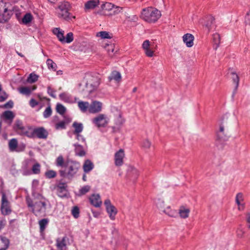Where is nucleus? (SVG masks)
<instances>
[{"instance_id":"nucleus-1","label":"nucleus","mask_w":250,"mask_h":250,"mask_svg":"<svg viewBox=\"0 0 250 250\" xmlns=\"http://www.w3.org/2000/svg\"><path fill=\"white\" fill-rule=\"evenodd\" d=\"M26 203L29 210L36 217H43L46 216L47 206L50 203L42 195L37 194L33 199L28 196L26 197Z\"/></svg>"},{"instance_id":"nucleus-2","label":"nucleus","mask_w":250,"mask_h":250,"mask_svg":"<svg viewBox=\"0 0 250 250\" xmlns=\"http://www.w3.org/2000/svg\"><path fill=\"white\" fill-rule=\"evenodd\" d=\"M81 167L79 162L71 161L66 162L63 168L59 170L60 175L62 178L72 179Z\"/></svg>"},{"instance_id":"nucleus-3","label":"nucleus","mask_w":250,"mask_h":250,"mask_svg":"<svg viewBox=\"0 0 250 250\" xmlns=\"http://www.w3.org/2000/svg\"><path fill=\"white\" fill-rule=\"evenodd\" d=\"M71 9V5L67 1H63L61 2L57 7L55 8L57 17L66 21H72L75 17L73 16L69 12Z\"/></svg>"},{"instance_id":"nucleus-4","label":"nucleus","mask_w":250,"mask_h":250,"mask_svg":"<svg viewBox=\"0 0 250 250\" xmlns=\"http://www.w3.org/2000/svg\"><path fill=\"white\" fill-rule=\"evenodd\" d=\"M161 16V12L152 7L143 9L141 13L142 18L148 22H156Z\"/></svg>"},{"instance_id":"nucleus-5","label":"nucleus","mask_w":250,"mask_h":250,"mask_svg":"<svg viewBox=\"0 0 250 250\" xmlns=\"http://www.w3.org/2000/svg\"><path fill=\"white\" fill-rule=\"evenodd\" d=\"M1 212L4 215H7L10 214L12 211L10 203L8 200V198L4 192H1Z\"/></svg>"},{"instance_id":"nucleus-6","label":"nucleus","mask_w":250,"mask_h":250,"mask_svg":"<svg viewBox=\"0 0 250 250\" xmlns=\"http://www.w3.org/2000/svg\"><path fill=\"white\" fill-rule=\"evenodd\" d=\"M104 204L105 206L106 210L109 215L110 219L112 220H114L115 216L117 213V209L113 205L111 204V201L109 199H106Z\"/></svg>"},{"instance_id":"nucleus-7","label":"nucleus","mask_w":250,"mask_h":250,"mask_svg":"<svg viewBox=\"0 0 250 250\" xmlns=\"http://www.w3.org/2000/svg\"><path fill=\"white\" fill-rule=\"evenodd\" d=\"M92 123L98 127H104L108 124V120L106 116L100 114L92 119Z\"/></svg>"},{"instance_id":"nucleus-8","label":"nucleus","mask_w":250,"mask_h":250,"mask_svg":"<svg viewBox=\"0 0 250 250\" xmlns=\"http://www.w3.org/2000/svg\"><path fill=\"white\" fill-rule=\"evenodd\" d=\"M48 136V132L42 126L35 127L34 129V138H37L40 139H46Z\"/></svg>"},{"instance_id":"nucleus-9","label":"nucleus","mask_w":250,"mask_h":250,"mask_svg":"<svg viewBox=\"0 0 250 250\" xmlns=\"http://www.w3.org/2000/svg\"><path fill=\"white\" fill-rule=\"evenodd\" d=\"M67 186L64 183H60L56 187L57 194L61 198H64L67 197L68 190L67 189Z\"/></svg>"},{"instance_id":"nucleus-10","label":"nucleus","mask_w":250,"mask_h":250,"mask_svg":"<svg viewBox=\"0 0 250 250\" xmlns=\"http://www.w3.org/2000/svg\"><path fill=\"white\" fill-rule=\"evenodd\" d=\"M102 108V103L97 101H94L89 105L88 111L91 113H96L100 112Z\"/></svg>"},{"instance_id":"nucleus-11","label":"nucleus","mask_w":250,"mask_h":250,"mask_svg":"<svg viewBox=\"0 0 250 250\" xmlns=\"http://www.w3.org/2000/svg\"><path fill=\"white\" fill-rule=\"evenodd\" d=\"M125 152L123 149H120L115 154V165L117 167L121 166L123 164V159L125 157Z\"/></svg>"},{"instance_id":"nucleus-12","label":"nucleus","mask_w":250,"mask_h":250,"mask_svg":"<svg viewBox=\"0 0 250 250\" xmlns=\"http://www.w3.org/2000/svg\"><path fill=\"white\" fill-rule=\"evenodd\" d=\"M90 204L96 208L100 207L102 202L99 194H93L89 198Z\"/></svg>"},{"instance_id":"nucleus-13","label":"nucleus","mask_w":250,"mask_h":250,"mask_svg":"<svg viewBox=\"0 0 250 250\" xmlns=\"http://www.w3.org/2000/svg\"><path fill=\"white\" fill-rule=\"evenodd\" d=\"M26 127L23 125L22 122L20 120H16L13 125V129L20 135L22 134Z\"/></svg>"},{"instance_id":"nucleus-14","label":"nucleus","mask_w":250,"mask_h":250,"mask_svg":"<svg viewBox=\"0 0 250 250\" xmlns=\"http://www.w3.org/2000/svg\"><path fill=\"white\" fill-rule=\"evenodd\" d=\"M66 236H64L62 238H58L56 240V246L59 250H67L66 247Z\"/></svg>"},{"instance_id":"nucleus-15","label":"nucleus","mask_w":250,"mask_h":250,"mask_svg":"<svg viewBox=\"0 0 250 250\" xmlns=\"http://www.w3.org/2000/svg\"><path fill=\"white\" fill-rule=\"evenodd\" d=\"M194 39L193 35L189 33L185 34L183 37V42L188 47H191L193 45Z\"/></svg>"},{"instance_id":"nucleus-16","label":"nucleus","mask_w":250,"mask_h":250,"mask_svg":"<svg viewBox=\"0 0 250 250\" xmlns=\"http://www.w3.org/2000/svg\"><path fill=\"white\" fill-rule=\"evenodd\" d=\"M73 146L75 147L74 151L76 155L80 157H83L85 155L86 152L83 146L79 144L78 143L74 144Z\"/></svg>"},{"instance_id":"nucleus-17","label":"nucleus","mask_w":250,"mask_h":250,"mask_svg":"<svg viewBox=\"0 0 250 250\" xmlns=\"http://www.w3.org/2000/svg\"><path fill=\"white\" fill-rule=\"evenodd\" d=\"M12 12L8 10L7 8H5L3 13L0 18V23H4L7 22L11 18Z\"/></svg>"},{"instance_id":"nucleus-18","label":"nucleus","mask_w":250,"mask_h":250,"mask_svg":"<svg viewBox=\"0 0 250 250\" xmlns=\"http://www.w3.org/2000/svg\"><path fill=\"white\" fill-rule=\"evenodd\" d=\"M99 4V0H90L84 4V10L85 11L89 9H93Z\"/></svg>"},{"instance_id":"nucleus-19","label":"nucleus","mask_w":250,"mask_h":250,"mask_svg":"<svg viewBox=\"0 0 250 250\" xmlns=\"http://www.w3.org/2000/svg\"><path fill=\"white\" fill-rule=\"evenodd\" d=\"M1 117L4 120H8L11 123L15 117L14 113L10 110H6L3 112Z\"/></svg>"},{"instance_id":"nucleus-20","label":"nucleus","mask_w":250,"mask_h":250,"mask_svg":"<svg viewBox=\"0 0 250 250\" xmlns=\"http://www.w3.org/2000/svg\"><path fill=\"white\" fill-rule=\"evenodd\" d=\"M9 241L5 237L0 236V250H6L9 247Z\"/></svg>"},{"instance_id":"nucleus-21","label":"nucleus","mask_w":250,"mask_h":250,"mask_svg":"<svg viewBox=\"0 0 250 250\" xmlns=\"http://www.w3.org/2000/svg\"><path fill=\"white\" fill-rule=\"evenodd\" d=\"M34 129L32 126L28 125L26 126L25 131L22 132L21 135L26 136L29 138H34Z\"/></svg>"},{"instance_id":"nucleus-22","label":"nucleus","mask_w":250,"mask_h":250,"mask_svg":"<svg viewBox=\"0 0 250 250\" xmlns=\"http://www.w3.org/2000/svg\"><path fill=\"white\" fill-rule=\"evenodd\" d=\"M108 80L111 81L112 80H114L117 82H120L122 79L121 73L117 71H113L110 75L108 77Z\"/></svg>"},{"instance_id":"nucleus-23","label":"nucleus","mask_w":250,"mask_h":250,"mask_svg":"<svg viewBox=\"0 0 250 250\" xmlns=\"http://www.w3.org/2000/svg\"><path fill=\"white\" fill-rule=\"evenodd\" d=\"M94 168V164L89 160L87 159L85 161L83 165V169L85 173H88L90 171Z\"/></svg>"},{"instance_id":"nucleus-24","label":"nucleus","mask_w":250,"mask_h":250,"mask_svg":"<svg viewBox=\"0 0 250 250\" xmlns=\"http://www.w3.org/2000/svg\"><path fill=\"white\" fill-rule=\"evenodd\" d=\"M206 23L205 24V26L207 29L208 33H209L212 29V26L214 21V18L212 16H208L207 18Z\"/></svg>"},{"instance_id":"nucleus-25","label":"nucleus","mask_w":250,"mask_h":250,"mask_svg":"<svg viewBox=\"0 0 250 250\" xmlns=\"http://www.w3.org/2000/svg\"><path fill=\"white\" fill-rule=\"evenodd\" d=\"M49 220L48 218H43L39 221V225L40 226V231L42 233L44 232L46 227L48 225Z\"/></svg>"},{"instance_id":"nucleus-26","label":"nucleus","mask_w":250,"mask_h":250,"mask_svg":"<svg viewBox=\"0 0 250 250\" xmlns=\"http://www.w3.org/2000/svg\"><path fill=\"white\" fill-rule=\"evenodd\" d=\"M244 200L243 198V194L241 192H239L237 194L236 197H235V202L237 205L238 206V208L239 209H240L241 208H242V209L244 208V204L241 203L242 202H243Z\"/></svg>"},{"instance_id":"nucleus-27","label":"nucleus","mask_w":250,"mask_h":250,"mask_svg":"<svg viewBox=\"0 0 250 250\" xmlns=\"http://www.w3.org/2000/svg\"><path fill=\"white\" fill-rule=\"evenodd\" d=\"M72 126L74 128L73 134L74 135L80 133L83 130V124L81 123L74 122L73 123Z\"/></svg>"},{"instance_id":"nucleus-28","label":"nucleus","mask_w":250,"mask_h":250,"mask_svg":"<svg viewBox=\"0 0 250 250\" xmlns=\"http://www.w3.org/2000/svg\"><path fill=\"white\" fill-rule=\"evenodd\" d=\"M224 127L222 124L220 125L219 131L217 133V139L218 140H225L227 137L226 135L224 134Z\"/></svg>"},{"instance_id":"nucleus-29","label":"nucleus","mask_w":250,"mask_h":250,"mask_svg":"<svg viewBox=\"0 0 250 250\" xmlns=\"http://www.w3.org/2000/svg\"><path fill=\"white\" fill-rule=\"evenodd\" d=\"M213 48L216 50L219 47L220 43V36L218 33H214L212 36Z\"/></svg>"},{"instance_id":"nucleus-30","label":"nucleus","mask_w":250,"mask_h":250,"mask_svg":"<svg viewBox=\"0 0 250 250\" xmlns=\"http://www.w3.org/2000/svg\"><path fill=\"white\" fill-rule=\"evenodd\" d=\"M18 143L17 139L13 138L11 139L8 143L9 150L11 151H15L18 147Z\"/></svg>"},{"instance_id":"nucleus-31","label":"nucleus","mask_w":250,"mask_h":250,"mask_svg":"<svg viewBox=\"0 0 250 250\" xmlns=\"http://www.w3.org/2000/svg\"><path fill=\"white\" fill-rule=\"evenodd\" d=\"M33 19L32 15L30 13L25 14L22 19V22L24 24L30 23Z\"/></svg>"},{"instance_id":"nucleus-32","label":"nucleus","mask_w":250,"mask_h":250,"mask_svg":"<svg viewBox=\"0 0 250 250\" xmlns=\"http://www.w3.org/2000/svg\"><path fill=\"white\" fill-rule=\"evenodd\" d=\"M64 158L62 155L59 156L56 160V165L57 167H61L62 168H63L65 165Z\"/></svg>"},{"instance_id":"nucleus-33","label":"nucleus","mask_w":250,"mask_h":250,"mask_svg":"<svg viewBox=\"0 0 250 250\" xmlns=\"http://www.w3.org/2000/svg\"><path fill=\"white\" fill-rule=\"evenodd\" d=\"M89 106V103L87 102L81 101L78 103V107L83 112H86Z\"/></svg>"},{"instance_id":"nucleus-34","label":"nucleus","mask_w":250,"mask_h":250,"mask_svg":"<svg viewBox=\"0 0 250 250\" xmlns=\"http://www.w3.org/2000/svg\"><path fill=\"white\" fill-rule=\"evenodd\" d=\"M46 64L49 69L52 70L54 71H56L57 70V65L56 63L52 61V60L48 59L46 61Z\"/></svg>"},{"instance_id":"nucleus-35","label":"nucleus","mask_w":250,"mask_h":250,"mask_svg":"<svg viewBox=\"0 0 250 250\" xmlns=\"http://www.w3.org/2000/svg\"><path fill=\"white\" fill-rule=\"evenodd\" d=\"M70 122V120L67 119L66 121H61L55 125V128L56 129H63L66 128V124H68Z\"/></svg>"},{"instance_id":"nucleus-36","label":"nucleus","mask_w":250,"mask_h":250,"mask_svg":"<svg viewBox=\"0 0 250 250\" xmlns=\"http://www.w3.org/2000/svg\"><path fill=\"white\" fill-rule=\"evenodd\" d=\"M114 5L109 2H105L102 5L101 8L102 10L104 11H109L110 13L112 11Z\"/></svg>"},{"instance_id":"nucleus-37","label":"nucleus","mask_w":250,"mask_h":250,"mask_svg":"<svg viewBox=\"0 0 250 250\" xmlns=\"http://www.w3.org/2000/svg\"><path fill=\"white\" fill-rule=\"evenodd\" d=\"M231 74L232 76V79L233 82L235 84L234 91H236L239 85V77L235 72H231Z\"/></svg>"},{"instance_id":"nucleus-38","label":"nucleus","mask_w":250,"mask_h":250,"mask_svg":"<svg viewBox=\"0 0 250 250\" xmlns=\"http://www.w3.org/2000/svg\"><path fill=\"white\" fill-rule=\"evenodd\" d=\"M97 37H100L102 39H111L112 37L111 34H109V32L107 31H101L97 34Z\"/></svg>"},{"instance_id":"nucleus-39","label":"nucleus","mask_w":250,"mask_h":250,"mask_svg":"<svg viewBox=\"0 0 250 250\" xmlns=\"http://www.w3.org/2000/svg\"><path fill=\"white\" fill-rule=\"evenodd\" d=\"M39 76L34 73H31L28 76L27 81L29 83H34L38 80Z\"/></svg>"},{"instance_id":"nucleus-40","label":"nucleus","mask_w":250,"mask_h":250,"mask_svg":"<svg viewBox=\"0 0 250 250\" xmlns=\"http://www.w3.org/2000/svg\"><path fill=\"white\" fill-rule=\"evenodd\" d=\"M56 111L61 115H63L66 111L65 107L61 104L58 103L56 107Z\"/></svg>"},{"instance_id":"nucleus-41","label":"nucleus","mask_w":250,"mask_h":250,"mask_svg":"<svg viewBox=\"0 0 250 250\" xmlns=\"http://www.w3.org/2000/svg\"><path fill=\"white\" fill-rule=\"evenodd\" d=\"M44 175L46 178L52 179L56 177L57 172L53 170H48L45 172Z\"/></svg>"},{"instance_id":"nucleus-42","label":"nucleus","mask_w":250,"mask_h":250,"mask_svg":"<svg viewBox=\"0 0 250 250\" xmlns=\"http://www.w3.org/2000/svg\"><path fill=\"white\" fill-rule=\"evenodd\" d=\"M164 211L166 214L171 217H176L178 215V212L176 210H172L170 208H168L166 210H164Z\"/></svg>"},{"instance_id":"nucleus-43","label":"nucleus","mask_w":250,"mask_h":250,"mask_svg":"<svg viewBox=\"0 0 250 250\" xmlns=\"http://www.w3.org/2000/svg\"><path fill=\"white\" fill-rule=\"evenodd\" d=\"M32 171L33 174H38L41 172V165L36 163L33 165L32 167Z\"/></svg>"},{"instance_id":"nucleus-44","label":"nucleus","mask_w":250,"mask_h":250,"mask_svg":"<svg viewBox=\"0 0 250 250\" xmlns=\"http://www.w3.org/2000/svg\"><path fill=\"white\" fill-rule=\"evenodd\" d=\"M59 97L61 100L65 102H69L71 98L70 95L65 92L61 93L59 95Z\"/></svg>"},{"instance_id":"nucleus-45","label":"nucleus","mask_w":250,"mask_h":250,"mask_svg":"<svg viewBox=\"0 0 250 250\" xmlns=\"http://www.w3.org/2000/svg\"><path fill=\"white\" fill-rule=\"evenodd\" d=\"M19 91L21 93L27 95H29L31 92V90L29 87L24 86L20 87Z\"/></svg>"},{"instance_id":"nucleus-46","label":"nucleus","mask_w":250,"mask_h":250,"mask_svg":"<svg viewBox=\"0 0 250 250\" xmlns=\"http://www.w3.org/2000/svg\"><path fill=\"white\" fill-rule=\"evenodd\" d=\"M123 10V8L119 6L115 7L113 6V8L112 9V11L109 13V14H107V15L109 16H112L115 15L116 14H119V13L121 12Z\"/></svg>"},{"instance_id":"nucleus-47","label":"nucleus","mask_w":250,"mask_h":250,"mask_svg":"<svg viewBox=\"0 0 250 250\" xmlns=\"http://www.w3.org/2000/svg\"><path fill=\"white\" fill-rule=\"evenodd\" d=\"M52 113L51 107L50 105L48 106L43 112V116L44 118H48L51 116Z\"/></svg>"},{"instance_id":"nucleus-48","label":"nucleus","mask_w":250,"mask_h":250,"mask_svg":"<svg viewBox=\"0 0 250 250\" xmlns=\"http://www.w3.org/2000/svg\"><path fill=\"white\" fill-rule=\"evenodd\" d=\"M189 209H180L179 213L180 216L183 218H186L188 217L189 213Z\"/></svg>"},{"instance_id":"nucleus-49","label":"nucleus","mask_w":250,"mask_h":250,"mask_svg":"<svg viewBox=\"0 0 250 250\" xmlns=\"http://www.w3.org/2000/svg\"><path fill=\"white\" fill-rule=\"evenodd\" d=\"M71 213L75 218H78L80 216V209L78 207L74 206L73 207Z\"/></svg>"},{"instance_id":"nucleus-50","label":"nucleus","mask_w":250,"mask_h":250,"mask_svg":"<svg viewBox=\"0 0 250 250\" xmlns=\"http://www.w3.org/2000/svg\"><path fill=\"white\" fill-rule=\"evenodd\" d=\"M74 40L73 34L72 32H69L67 34L66 38H64V43H69Z\"/></svg>"},{"instance_id":"nucleus-51","label":"nucleus","mask_w":250,"mask_h":250,"mask_svg":"<svg viewBox=\"0 0 250 250\" xmlns=\"http://www.w3.org/2000/svg\"><path fill=\"white\" fill-rule=\"evenodd\" d=\"M90 189V186L88 185L84 186L79 190L80 195H83L87 193Z\"/></svg>"},{"instance_id":"nucleus-52","label":"nucleus","mask_w":250,"mask_h":250,"mask_svg":"<svg viewBox=\"0 0 250 250\" xmlns=\"http://www.w3.org/2000/svg\"><path fill=\"white\" fill-rule=\"evenodd\" d=\"M151 145V142L148 140L146 139L142 143V147L145 149H148Z\"/></svg>"},{"instance_id":"nucleus-53","label":"nucleus","mask_w":250,"mask_h":250,"mask_svg":"<svg viewBox=\"0 0 250 250\" xmlns=\"http://www.w3.org/2000/svg\"><path fill=\"white\" fill-rule=\"evenodd\" d=\"M236 233L237 237L238 238H241L243 237L245 233V231L244 229L241 227H240L237 229Z\"/></svg>"},{"instance_id":"nucleus-54","label":"nucleus","mask_w":250,"mask_h":250,"mask_svg":"<svg viewBox=\"0 0 250 250\" xmlns=\"http://www.w3.org/2000/svg\"><path fill=\"white\" fill-rule=\"evenodd\" d=\"M56 91L53 89L51 86H47V93L52 98H56Z\"/></svg>"},{"instance_id":"nucleus-55","label":"nucleus","mask_w":250,"mask_h":250,"mask_svg":"<svg viewBox=\"0 0 250 250\" xmlns=\"http://www.w3.org/2000/svg\"><path fill=\"white\" fill-rule=\"evenodd\" d=\"M13 102L12 100H10L4 104L0 106V107L3 108H12L13 107Z\"/></svg>"},{"instance_id":"nucleus-56","label":"nucleus","mask_w":250,"mask_h":250,"mask_svg":"<svg viewBox=\"0 0 250 250\" xmlns=\"http://www.w3.org/2000/svg\"><path fill=\"white\" fill-rule=\"evenodd\" d=\"M146 56L148 57H152L154 55V51L152 50V47H150L147 49H146L144 50Z\"/></svg>"},{"instance_id":"nucleus-57","label":"nucleus","mask_w":250,"mask_h":250,"mask_svg":"<svg viewBox=\"0 0 250 250\" xmlns=\"http://www.w3.org/2000/svg\"><path fill=\"white\" fill-rule=\"evenodd\" d=\"M63 32V31H62L60 33H58V34H57V35H56L59 41H60L62 43H64V36Z\"/></svg>"},{"instance_id":"nucleus-58","label":"nucleus","mask_w":250,"mask_h":250,"mask_svg":"<svg viewBox=\"0 0 250 250\" xmlns=\"http://www.w3.org/2000/svg\"><path fill=\"white\" fill-rule=\"evenodd\" d=\"M76 139L78 140L79 141H81L83 143L85 146H86V144L85 142V139L83 137V136L82 135L79 134H76Z\"/></svg>"},{"instance_id":"nucleus-59","label":"nucleus","mask_w":250,"mask_h":250,"mask_svg":"<svg viewBox=\"0 0 250 250\" xmlns=\"http://www.w3.org/2000/svg\"><path fill=\"white\" fill-rule=\"evenodd\" d=\"M151 47L150 42L148 40H146L142 44V48L144 50L149 48Z\"/></svg>"},{"instance_id":"nucleus-60","label":"nucleus","mask_w":250,"mask_h":250,"mask_svg":"<svg viewBox=\"0 0 250 250\" xmlns=\"http://www.w3.org/2000/svg\"><path fill=\"white\" fill-rule=\"evenodd\" d=\"M245 22L246 24H250V10L247 13L245 16Z\"/></svg>"},{"instance_id":"nucleus-61","label":"nucleus","mask_w":250,"mask_h":250,"mask_svg":"<svg viewBox=\"0 0 250 250\" xmlns=\"http://www.w3.org/2000/svg\"><path fill=\"white\" fill-rule=\"evenodd\" d=\"M29 104L32 107H35L36 106L39 104V102H37L35 99L32 98L30 100Z\"/></svg>"},{"instance_id":"nucleus-62","label":"nucleus","mask_w":250,"mask_h":250,"mask_svg":"<svg viewBox=\"0 0 250 250\" xmlns=\"http://www.w3.org/2000/svg\"><path fill=\"white\" fill-rule=\"evenodd\" d=\"M2 94V95L0 96V102H4L8 98V95L5 91H3Z\"/></svg>"},{"instance_id":"nucleus-63","label":"nucleus","mask_w":250,"mask_h":250,"mask_svg":"<svg viewBox=\"0 0 250 250\" xmlns=\"http://www.w3.org/2000/svg\"><path fill=\"white\" fill-rule=\"evenodd\" d=\"M132 173L134 174V177L133 178L134 179H136L139 176V172L136 168H132Z\"/></svg>"},{"instance_id":"nucleus-64","label":"nucleus","mask_w":250,"mask_h":250,"mask_svg":"<svg viewBox=\"0 0 250 250\" xmlns=\"http://www.w3.org/2000/svg\"><path fill=\"white\" fill-rule=\"evenodd\" d=\"M61 31H62V30H61L59 28H55L53 30V33L56 35H57V34Z\"/></svg>"}]
</instances>
